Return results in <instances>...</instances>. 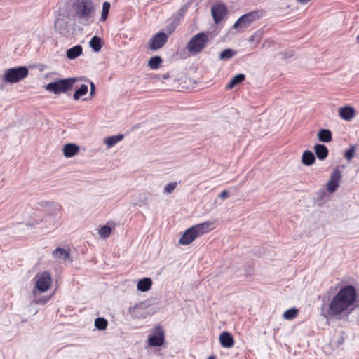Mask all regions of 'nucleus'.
<instances>
[{"instance_id": "obj_39", "label": "nucleus", "mask_w": 359, "mask_h": 359, "mask_svg": "<svg viewBox=\"0 0 359 359\" xmlns=\"http://www.w3.org/2000/svg\"><path fill=\"white\" fill-rule=\"evenodd\" d=\"M50 299L48 297H42L38 299L35 300L36 304H45Z\"/></svg>"}, {"instance_id": "obj_15", "label": "nucleus", "mask_w": 359, "mask_h": 359, "mask_svg": "<svg viewBox=\"0 0 359 359\" xmlns=\"http://www.w3.org/2000/svg\"><path fill=\"white\" fill-rule=\"evenodd\" d=\"M197 237L194 230L191 227L184 233L180 239V243L182 245L190 244Z\"/></svg>"}, {"instance_id": "obj_33", "label": "nucleus", "mask_w": 359, "mask_h": 359, "mask_svg": "<svg viewBox=\"0 0 359 359\" xmlns=\"http://www.w3.org/2000/svg\"><path fill=\"white\" fill-rule=\"evenodd\" d=\"M111 233V228L108 225H104L102 226L99 231L98 233L101 238H108Z\"/></svg>"}, {"instance_id": "obj_26", "label": "nucleus", "mask_w": 359, "mask_h": 359, "mask_svg": "<svg viewBox=\"0 0 359 359\" xmlns=\"http://www.w3.org/2000/svg\"><path fill=\"white\" fill-rule=\"evenodd\" d=\"M245 76L243 74H238L233 76L226 86L228 89H232L236 85L245 80Z\"/></svg>"}, {"instance_id": "obj_43", "label": "nucleus", "mask_w": 359, "mask_h": 359, "mask_svg": "<svg viewBox=\"0 0 359 359\" xmlns=\"http://www.w3.org/2000/svg\"><path fill=\"white\" fill-rule=\"evenodd\" d=\"M310 1L311 0H297V2H299V4H306Z\"/></svg>"}, {"instance_id": "obj_13", "label": "nucleus", "mask_w": 359, "mask_h": 359, "mask_svg": "<svg viewBox=\"0 0 359 359\" xmlns=\"http://www.w3.org/2000/svg\"><path fill=\"white\" fill-rule=\"evenodd\" d=\"M54 27L55 31L60 34L66 35L69 32V22L64 18H57L55 21Z\"/></svg>"}, {"instance_id": "obj_24", "label": "nucleus", "mask_w": 359, "mask_h": 359, "mask_svg": "<svg viewBox=\"0 0 359 359\" xmlns=\"http://www.w3.org/2000/svg\"><path fill=\"white\" fill-rule=\"evenodd\" d=\"M315 156L310 151H304L302 156V162L303 164L307 166H310L315 162Z\"/></svg>"}, {"instance_id": "obj_28", "label": "nucleus", "mask_w": 359, "mask_h": 359, "mask_svg": "<svg viewBox=\"0 0 359 359\" xmlns=\"http://www.w3.org/2000/svg\"><path fill=\"white\" fill-rule=\"evenodd\" d=\"M95 327L99 330H104L107 327L108 321L102 317L97 318L94 323Z\"/></svg>"}, {"instance_id": "obj_23", "label": "nucleus", "mask_w": 359, "mask_h": 359, "mask_svg": "<svg viewBox=\"0 0 359 359\" xmlns=\"http://www.w3.org/2000/svg\"><path fill=\"white\" fill-rule=\"evenodd\" d=\"M318 138L322 142H330L332 141V133L328 129H321L318 133Z\"/></svg>"}, {"instance_id": "obj_22", "label": "nucleus", "mask_w": 359, "mask_h": 359, "mask_svg": "<svg viewBox=\"0 0 359 359\" xmlns=\"http://www.w3.org/2000/svg\"><path fill=\"white\" fill-rule=\"evenodd\" d=\"M152 285V280L149 278H144L137 283V290L141 292H147L150 290Z\"/></svg>"}, {"instance_id": "obj_18", "label": "nucleus", "mask_w": 359, "mask_h": 359, "mask_svg": "<svg viewBox=\"0 0 359 359\" xmlns=\"http://www.w3.org/2000/svg\"><path fill=\"white\" fill-rule=\"evenodd\" d=\"M313 149L315 154L319 160L323 161L327 157L329 151L325 145L317 144L314 146Z\"/></svg>"}, {"instance_id": "obj_44", "label": "nucleus", "mask_w": 359, "mask_h": 359, "mask_svg": "<svg viewBox=\"0 0 359 359\" xmlns=\"http://www.w3.org/2000/svg\"><path fill=\"white\" fill-rule=\"evenodd\" d=\"M207 359H216V358L214 355H211V356H209Z\"/></svg>"}, {"instance_id": "obj_7", "label": "nucleus", "mask_w": 359, "mask_h": 359, "mask_svg": "<svg viewBox=\"0 0 359 359\" xmlns=\"http://www.w3.org/2000/svg\"><path fill=\"white\" fill-rule=\"evenodd\" d=\"M261 17L259 11H253L249 13L241 16L233 25L234 28L238 27L242 28L248 27L252 22L259 19Z\"/></svg>"}, {"instance_id": "obj_32", "label": "nucleus", "mask_w": 359, "mask_h": 359, "mask_svg": "<svg viewBox=\"0 0 359 359\" xmlns=\"http://www.w3.org/2000/svg\"><path fill=\"white\" fill-rule=\"evenodd\" d=\"M110 4L108 1H104L102 4V14L100 20L104 22L109 15V9H110Z\"/></svg>"}, {"instance_id": "obj_37", "label": "nucleus", "mask_w": 359, "mask_h": 359, "mask_svg": "<svg viewBox=\"0 0 359 359\" xmlns=\"http://www.w3.org/2000/svg\"><path fill=\"white\" fill-rule=\"evenodd\" d=\"M60 206L57 207L55 209L54 211V215L53 219L50 221L53 225L55 224L58 220V219L60 217Z\"/></svg>"}, {"instance_id": "obj_11", "label": "nucleus", "mask_w": 359, "mask_h": 359, "mask_svg": "<svg viewBox=\"0 0 359 359\" xmlns=\"http://www.w3.org/2000/svg\"><path fill=\"white\" fill-rule=\"evenodd\" d=\"M211 13L215 22L219 23L226 15L227 8L224 4H215L211 8Z\"/></svg>"}, {"instance_id": "obj_9", "label": "nucleus", "mask_w": 359, "mask_h": 359, "mask_svg": "<svg viewBox=\"0 0 359 359\" xmlns=\"http://www.w3.org/2000/svg\"><path fill=\"white\" fill-rule=\"evenodd\" d=\"M168 36L163 32H160L154 35L149 40V48L151 50H157L161 48L167 42Z\"/></svg>"}, {"instance_id": "obj_16", "label": "nucleus", "mask_w": 359, "mask_h": 359, "mask_svg": "<svg viewBox=\"0 0 359 359\" xmlns=\"http://www.w3.org/2000/svg\"><path fill=\"white\" fill-rule=\"evenodd\" d=\"M79 151V147L75 144L69 143L63 147V154L67 158H71L76 155Z\"/></svg>"}, {"instance_id": "obj_31", "label": "nucleus", "mask_w": 359, "mask_h": 359, "mask_svg": "<svg viewBox=\"0 0 359 359\" xmlns=\"http://www.w3.org/2000/svg\"><path fill=\"white\" fill-rule=\"evenodd\" d=\"M88 92V86L86 84H82L79 89H77L73 95L74 100H78L81 96L85 95Z\"/></svg>"}, {"instance_id": "obj_5", "label": "nucleus", "mask_w": 359, "mask_h": 359, "mask_svg": "<svg viewBox=\"0 0 359 359\" xmlns=\"http://www.w3.org/2000/svg\"><path fill=\"white\" fill-rule=\"evenodd\" d=\"M208 41V34L205 32H200L190 39L187 45V49L191 53H198L205 48Z\"/></svg>"}, {"instance_id": "obj_45", "label": "nucleus", "mask_w": 359, "mask_h": 359, "mask_svg": "<svg viewBox=\"0 0 359 359\" xmlns=\"http://www.w3.org/2000/svg\"><path fill=\"white\" fill-rule=\"evenodd\" d=\"M48 217H49V216H47L46 217H45V218L43 219V220H44L46 222H48V221H49V220H48Z\"/></svg>"}, {"instance_id": "obj_36", "label": "nucleus", "mask_w": 359, "mask_h": 359, "mask_svg": "<svg viewBox=\"0 0 359 359\" xmlns=\"http://www.w3.org/2000/svg\"><path fill=\"white\" fill-rule=\"evenodd\" d=\"M138 196L139 199L135 202H133V205L139 206H142L143 205H145L147 199L146 195L144 194H139Z\"/></svg>"}, {"instance_id": "obj_20", "label": "nucleus", "mask_w": 359, "mask_h": 359, "mask_svg": "<svg viewBox=\"0 0 359 359\" xmlns=\"http://www.w3.org/2000/svg\"><path fill=\"white\" fill-rule=\"evenodd\" d=\"M53 255L55 258L60 259L64 262L72 261L70 259V253L69 250L61 248H57L53 252Z\"/></svg>"}, {"instance_id": "obj_6", "label": "nucleus", "mask_w": 359, "mask_h": 359, "mask_svg": "<svg viewBox=\"0 0 359 359\" xmlns=\"http://www.w3.org/2000/svg\"><path fill=\"white\" fill-rule=\"evenodd\" d=\"M34 279L36 280L35 288L39 291V292H46L51 286L52 278L48 271L37 273Z\"/></svg>"}, {"instance_id": "obj_42", "label": "nucleus", "mask_w": 359, "mask_h": 359, "mask_svg": "<svg viewBox=\"0 0 359 359\" xmlns=\"http://www.w3.org/2000/svg\"><path fill=\"white\" fill-rule=\"evenodd\" d=\"M95 87L93 82H90V95H93L95 93Z\"/></svg>"}, {"instance_id": "obj_21", "label": "nucleus", "mask_w": 359, "mask_h": 359, "mask_svg": "<svg viewBox=\"0 0 359 359\" xmlns=\"http://www.w3.org/2000/svg\"><path fill=\"white\" fill-rule=\"evenodd\" d=\"M82 53V46L80 45H76L67 50V57L69 60H74L80 56Z\"/></svg>"}, {"instance_id": "obj_29", "label": "nucleus", "mask_w": 359, "mask_h": 359, "mask_svg": "<svg viewBox=\"0 0 359 359\" xmlns=\"http://www.w3.org/2000/svg\"><path fill=\"white\" fill-rule=\"evenodd\" d=\"M236 55V51L232 49H225L219 54V59L221 60H228L232 58Z\"/></svg>"}, {"instance_id": "obj_3", "label": "nucleus", "mask_w": 359, "mask_h": 359, "mask_svg": "<svg viewBox=\"0 0 359 359\" xmlns=\"http://www.w3.org/2000/svg\"><path fill=\"white\" fill-rule=\"evenodd\" d=\"M77 81L74 77L60 79L49 83L46 86V90L54 94L65 93L73 88L74 84Z\"/></svg>"}, {"instance_id": "obj_41", "label": "nucleus", "mask_w": 359, "mask_h": 359, "mask_svg": "<svg viewBox=\"0 0 359 359\" xmlns=\"http://www.w3.org/2000/svg\"><path fill=\"white\" fill-rule=\"evenodd\" d=\"M170 75L169 73H165V74H158L157 76V78L158 79H167L168 78H170Z\"/></svg>"}, {"instance_id": "obj_1", "label": "nucleus", "mask_w": 359, "mask_h": 359, "mask_svg": "<svg viewBox=\"0 0 359 359\" xmlns=\"http://www.w3.org/2000/svg\"><path fill=\"white\" fill-rule=\"evenodd\" d=\"M330 287L323 295L318 296L321 300L320 316L327 321L331 319L348 318L355 309L357 291L351 285H344L335 293Z\"/></svg>"}, {"instance_id": "obj_14", "label": "nucleus", "mask_w": 359, "mask_h": 359, "mask_svg": "<svg viewBox=\"0 0 359 359\" xmlns=\"http://www.w3.org/2000/svg\"><path fill=\"white\" fill-rule=\"evenodd\" d=\"M219 342L221 345L226 348H231L234 344V339L232 335L228 332H223L219 335Z\"/></svg>"}, {"instance_id": "obj_27", "label": "nucleus", "mask_w": 359, "mask_h": 359, "mask_svg": "<svg viewBox=\"0 0 359 359\" xmlns=\"http://www.w3.org/2000/svg\"><path fill=\"white\" fill-rule=\"evenodd\" d=\"M90 46L95 52H99L102 48V39L101 38L95 36L90 41Z\"/></svg>"}, {"instance_id": "obj_19", "label": "nucleus", "mask_w": 359, "mask_h": 359, "mask_svg": "<svg viewBox=\"0 0 359 359\" xmlns=\"http://www.w3.org/2000/svg\"><path fill=\"white\" fill-rule=\"evenodd\" d=\"M212 224V222H205L203 223L194 226L192 228L194 230L196 236L198 237L199 236L208 232L211 229L210 227Z\"/></svg>"}, {"instance_id": "obj_2", "label": "nucleus", "mask_w": 359, "mask_h": 359, "mask_svg": "<svg viewBox=\"0 0 359 359\" xmlns=\"http://www.w3.org/2000/svg\"><path fill=\"white\" fill-rule=\"evenodd\" d=\"M76 20L83 25H89L94 21L95 8L92 0H76L73 4Z\"/></svg>"}, {"instance_id": "obj_12", "label": "nucleus", "mask_w": 359, "mask_h": 359, "mask_svg": "<svg viewBox=\"0 0 359 359\" xmlns=\"http://www.w3.org/2000/svg\"><path fill=\"white\" fill-rule=\"evenodd\" d=\"M149 344L151 346H160L164 342V332L161 326H156L154 334L148 339Z\"/></svg>"}, {"instance_id": "obj_4", "label": "nucleus", "mask_w": 359, "mask_h": 359, "mask_svg": "<svg viewBox=\"0 0 359 359\" xmlns=\"http://www.w3.org/2000/svg\"><path fill=\"white\" fill-rule=\"evenodd\" d=\"M27 75L28 69L25 67H18L6 70L0 79L5 83H14L26 78Z\"/></svg>"}, {"instance_id": "obj_40", "label": "nucleus", "mask_w": 359, "mask_h": 359, "mask_svg": "<svg viewBox=\"0 0 359 359\" xmlns=\"http://www.w3.org/2000/svg\"><path fill=\"white\" fill-rule=\"evenodd\" d=\"M229 192L226 190H224L219 194V198L222 200H225V199H226L229 197Z\"/></svg>"}, {"instance_id": "obj_35", "label": "nucleus", "mask_w": 359, "mask_h": 359, "mask_svg": "<svg viewBox=\"0 0 359 359\" xmlns=\"http://www.w3.org/2000/svg\"><path fill=\"white\" fill-rule=\"evenodd\" d=\"M355 153V146L351 145V147L349 148V149H348L345 152L344 157L347 161H350L354 157Z\"/></svg>"}, {"instance_id": "obj_25", "label": "nucleus", "mask_w": 359, "mask_h": 359, "mask_svg": "<svg viewBox=\"0 0 359 359\" xmlns=\"http://www.w3.org/2000/svg\"><path fill=\"white\" fill-rule=\"evenodd\" d=\"M123 139V135L121 134H118V135H112V136L106 137L104 139V144L107 147H112L116 144H117L118 142L121 141Z\"/></svg>"}, {"instance_id": "obj_17", "label": "nucleus", "mask_w": 359, "mask_h": 359, "mask_svg": "<svg viewBox=\"0 0 359 359\" xmlns=\"http://www.w3.org/2000/svg\"><path fill=\"white\" fill-rule=\"evenodd\" d=\"M340 117L346 121H351L355 116V110L353 107L347 106L339 109Z\"/></svg>"}, {"instance_id": "obj_8", "label": "nucleus", "mask_w": 359, "mask_h": 359, "mask_svg": "<svg viewBox=\"0 0 359 359\" xmlns=\"http://www.w3.org/2000/svg\"><path fill=\"white\" fill-rule=\"evenodd\" d=\"M128 312L133 318H145L149 315L148 306L144 302H140L131 306Z\"/></svg>"}, {"instance_id": "obj_38", "label": "nucleus", "mask_w": 359, "mask_h": 359, "mask_svg": "<svg viewBox=\"0 0 359 359\" xmlns=\"http://www.w3.org/2000/svg\"><path fill=\"white\" fill-rule=\"evenodd\" d=\"M177 187L176 182H170L164 188V193L170 194Z\"/></svg>"}, {"instance_id": "obj_34", "label": "nucleus", "mask_w": 359, "mask_h": 359, "mask_svg": "<svg viewBox=\"0 0 359 359\" xmlns=\"http://www.w3.org/2000/svg\"><path fill=\"white\" fill-rule=\"evenodd\" d=\"M298 314V311L295 308L286 310L283 313V317L287 320L294 318Z\"/></svg>"}, {"instance_id": "obj_10", "label": "nucleus", "mask_w": 359, "mask_h": 359, "mask_svg": "<svg viewBox=\"0 0 359 359\" xmlns=\"http://www.w3.org/2000/svg\"><path fill=\"white\" fill-rule=\"evenodd\" d=\"M341 178V172L339 168H336L332 172L330 180L327 184V189L329 192L333 193L339 187Z\"/></svg>"}, {"instance_id": "obj_30", "label": "nucleus", "mask_w": 359, "mask_h": 359, "mask_svg": "<svg viewBox=\"0 0 359 359\" xmlns=\"http://www.w3.org/2000/svg\"><path fill=\"white\" fill-rule=\"evenodd\" d=\"M162 60L159 56H154L150 58L148 65L151 69H156L159 67Z\"/></svg>"}]
</instances>
